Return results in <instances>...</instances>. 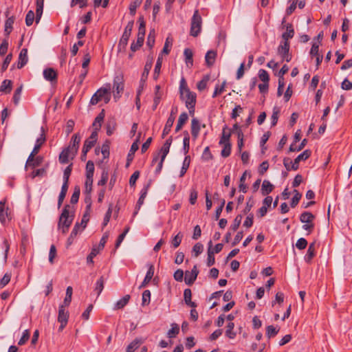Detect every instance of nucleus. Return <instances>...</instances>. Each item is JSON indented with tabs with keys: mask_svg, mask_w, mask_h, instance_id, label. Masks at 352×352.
Returning <instances> with one entry per match:
<instances>
[{
	"mask_svg": "<svg viewBox=\"0 0 352 352\" xmlns=\"http://www.w3.org/2000/svg\"><path fill=\"white\" fill-rule=\"evenodd\" d=\"M100 250L98 249L96 247H94L90 252V254L87 257V263L93 264L94 263V258L100 252Z\"/></svg>",
	"mask_w": 352,
	"mask_h": 352,
	"instance_id": "0e129e2a",
	"label": "nucleus"
},
{
	"mask_svg": "<svg viewBox=\"0 0 352 352\" xmlns=\"http://www.w3.org/2000/svg\"><path fill=\"white\" fill-rule=\"evenodd\" d=\"M151 292L148 289L144 290L142 293V305L145 306L150 303Z\"/></svg>",
	"mask_w": 352,
	"mask_h": 352,
	"instance_id": "e2e57ef3",
	"label": "nucleus"
},
{
	"mask_svg": "<svg viewBox=\"0 0 352 352\" xmlns=\"http://www.w3.org/2000/svg\"><path fill=\"white\" fill-rule=\"evenodd\" d=\"M130 298H131L130 295H129V294L125 295L114 305L113 309L118 310V309H123L128 304Z\"/></svg>",
	"mask_w": 352,
	"mask_h": 352,
	"instance_id": "7c9ffc66",
	"label": "nucleus"
},
{
	"mask_svg": "<svg viewBox=\"0 0 352 352\" xmlns=\"http://www.w3.org/2000/svg\"><path fill=\"white\" fill-rule=\"evenodd\" d=\"M223 149L221 150V155L223 157H228L231 153L232 144L230 142L222 144Z\"/></svg>",
	"mask_w": 352,
	"mask_h": 352,
	"instance_id": "8fccbe9b",
	"label": "nucleus"
},
{
	"mask_svg": "<svg viewBox=\"0 0 352 352\" xmlns=\"http://www.w3.org/2000/svg\"><path fill=\"white\" fill-rule=\"evenodd\" d=\"M307 144V140L303 139L300 144H298V146H296V144L292 143L289 148V152H296V151H300L304 148V147Z\"/></svg>",
	"mask_w": 352,
	"mask_h": 352,
	"instance_id": "a19ab883",
	"label": "nucleus"
},
{
	"mask_svg": "<svg viewBox=\"0 0 352 352\" xmlns=\"http://www.w3.org/2000/svg\"><path fill=\"white\" fill-rule=\"evenodd\" d=\"M65 305H60L58 309V321L60 323L59 331H62L67 324L69 312L65 310Z\"/></svg>",
	"mask_w": 352,
	"mask_h": 352,
	"instance_id": "0eeeda50",
	"label": "nucleus"
},
{
	"mask_svg": "<svg viewBox=\"0 0 352 352\" xmlns=\"http://www.w3.org/2000/svg\"><path fill=\"white\" fill-rule=\"evenodd\" d=\"M106 127H107V135H109V136L111 135L116 128V120L113 119L109 120L107 123Z\"/></svg>",
	"mask_w": 352,
	"mask_h": 352,
	"instance_id": "5fc2aeb1",
	"label": "nucleus"
},
{
	"mask_svg": "<svg viewBox=\"0 0 352 352\" xmlns=\"http://www.w3.org/2000/svg\"><path fill=\"white\" fill-rule=\"evenodd\" d=\"M176 112H177V107H175V109H172L170 115L166 122V124L164 126V130H163V132L162 134V138H164L170 133L171 128L173 125L175 119L174 115Z\"/></svg>",
	"mask_w": 352,
	"mask_h": 352,
	"instance_id": "9d476101",
	"label": "nucleus"
},
{
	"mask_svg": "<svg viewBox=\"0 0 352 352\" xmlns=\"http://www.w3.org/2000/svg\"><path fill=\"white\" fill-rule=\"evenodd\" d=\"M226 331V336L230 339H234L236 337V332L234 331V324L232 322H230L227 327Z\"/></svg>",
	"mask_w": 352,
	"mask_h": 352,
	"instance_id": "37998d69",
	"label": "nucleus"
},
{
	"mask_svg": "<svg viewBox=\"0 0 352 352\" xmlns=\"http://www.w3.org/2000/svg\"><path fill=\"white\" fill-rule=\"evenodd\" d=\"M169 150H170V146L164 144V145L162 146V148L160 151V153L153 157L152 163H151L152 165H153L155 162H157L158 161L159 155L160 153L162 154L161 157H162V160H164L166 155H168V153L169 152Z\"/></svg>",
	"mask_w": 352,
	"mask_h": 352,
	"instance_id": "b1692460",
	"label": "nucleus"
},
{
	"mask_svg": "<svg viewBox=\"0 0 352 352\" xmlns=\"http://www.w3.org/2000/svg\"><path fill=\"white\" fill-rule=\"evenodd\" d=\"M314 219L315 216L308 211L303 212L300 216V221L302 223H305L302 226V229L307 230L308 234H310L314 228V224L313 223Z\"/></svg>",
	"mask_w": 352,
	"mask_h": 352,
	"instance_id": "20e7f679",
	"label": "nucleus"
},
{
	"mask_svg": "<svg viewBox=\"0 0 352 352\" xmlns=\"http://www.w3.org/2000/svg\"><path fill=\"white\" fill-rule=\"evenodd\" d=\"M104 110L102 109V111L96 116L93 122V126L94 127V131L98 133V131L100 129L102 126V122L104 120Z\"/></svg>",
	"mask_w": 352,
	"mask_h": 352,
	"instance_id": "bb28decb",
	"label": "nucleus"
},
{
	"mask_svg": "<svg viewBox=\"0 0 352 352\" xmlns=\"http://www.w3.org/2000/svg\"><path fill=\"white\" fill-rule=\"evenodd\" d=\"M113 89L116 91V94H114L115 99L120 98L124 90V83L122 77L116 76L114 78Z\"/></svg>",
	"mask_w": 352,
	"mask_h": 352,
	"instance_id": "9b49d317",
	"label": "nucleus"
},
{
	"mask_svg": "<svg viewBox=\"0 0 352 352\" xmlns=\"http://www.w3.org/2000/svg\"><path fill=\"white\" fill-rule=\"evenodd\" d=\"M247 172L248 171L245 170L243 173V174L242 175V176L241 177V178H240V184H239V190L242 191L244 193H245L247 192V189H248V186L245 184Z\"/></svg>",
	"mask_w": 352,
	"mask_h": 352,
	"instance_id": "680f3d73",
	"label": "nucleus"
},
{
	"mask_svg": "<svg viewBox=\"0 0 352 352\" xmlns=\"http://www.w3.org/2000/svg\"><path fill=\"white\" fill-rule=\"evenodd\" d=\"M200 131L199 122L197 118H193L191 121V133L194 138H197Z\"/></svg>",
	"mask_w": 352,
	"mask_h": 352,
	"instance_id": "2f4dec72",
	"label": "nucleus"
},
{
	"mask_svg": "<svg viewBox=\"0 0 352 352\" xmlns=\"http://www.w3.org/2000/svg\"><path fill=\"white\" fill-rule=\"evenodd\" d=\"M80 194V188L78 186H76L74 189V192L72 195L70 202L72 204H76L78 203Z\"/></svg>",
	"mask_w": 352,
	"mask_h": 352,
	"instance_id": "3c124183",
	"label": "nucleus"
},
{
	"mask_svg": "<svg viewBox=\"0 0 352 352\" xmlns=\"http://www.w3.org/2000/svg\"><path fill=\"white\" fill-rule=\"evenodd\" d=\"M72 164H70L67 166L64 170L63 173V184H68L69 185V178L70 177L71 173L72 171Z\"/></svg>",
	"mask_w": 352,
	"mask_h": 352,
	"instance_id": "864d4df0",
	"label": "nucleus"
},
{
	"mask_svg": "<svg viewBox=\"0 0 352 352\" xmlns=\"http://www.w3.org/2000/svg\"><path fill=\"white\" fill-rule=\"evenodd\" d=\"M142 2V0H134L129 5L130 14L133 16L135 14L136 9Z\"/></svg>",
	"mask_w": 352,
	"mask_h": 352,
	"instance_id": "13d9d810",
	"label": "nucleus"
},
{
	"mask_svg": "<svg viewBox=\"0 0 352 352\" xmlns=\"http://www.w3.org/2000/svg\"><path fill=\"white\" fill-rule=\"evenodd\" d=\"M184 138L183 140V149L184 151V154L186 155L190 149V136L188 131H184Z\"/></svg>",
	"mask_w": 352,
	"mask_h": 352,
	"instance_id": "09e8293b",
	"label": "nucleus"
},
{
	"mask_svg": "<svg viewBox=\"0 0 352 352\" xmlns=\"http://www.w3.org/2000/svg\"><path fill=\"white\" fill-rule=\"evenodd\" d=\"M72 159V149L70 147L65 148L59 155V162L65 164L69 162V158Z\"/></svg>",
	"mask_w": 352,
	"mask_h": 352,
	"instance_id": "dca6fc26",
	"label": "nucleus"
},
{
	"mask_svg": "<svg viewBox=\"0 0 352 352\" xmlns=\"http://www.w3.org/2000/svg\"><path fill=\"white\" fill-rule=\"evenodd\" d=\"M8 208L6 207V201H0V221L2 224H4L6 221V219L9 218L10 214L8 212Z\"/></svg>",
	"mask_w": 352,
	"mask_h": 352,
	"instance_id": "412c9836",
	"label": "nucleus"
},
{
	"mask_svg": "<svg viewBox=\"0 0 352 352\" xmlns=\"http://www.w3.org/2000/svg\"><path fill=\"white\" fill-rule=\"evenodd\" d=\"M12 82L10 80H4L0 87V91L6 94L10 93L12 90Z\"/></svg>",
	"mask_w": 352,
	"mask_h": 352,
	"instance_id": "79ce46f5",
	"label": "nucleus"
},
{
	"mask_svg": "<svg viewBox=\"0 0 352 352\" xmlns=\"http://www.w3.org/2000/svg\"><path fill=\"white\" fill-rule=\"evenodd\" d=\"M28 60V50L26 48H23L19 55V60L17 63V68L21 69L24 67Z\"/></svg>",
	"mask_w": 352,
	"mask_h": 352,
	"instance_id": "f3484780",
	"label": "nucleus"
},
{
	"mask_svg": "<svg viewBox=\"0 0 352 352\" xmlns=\"http://www.w3.org/2000/svg\"><path fill=\"white\" fill-rule=\"evenodd\" d=\"M274 190V186L268 180H264L261 186L263 195H267Z\"/></svg>",
	"mask_w": 352,
	"mask_h": 352,
	"instance_id": "f704fd0d",
	"label": "nucleus"
},
{
	"mask_svg": "<svg viewBox=\"0 0 352 352\" xmlns=\"http://www.w3.org/2000/svg\"><path fill=\"white\" fill-rule=\"evenodd\" d=\"M138 140H137L135 142H134L132 144L131 146L129 152V153L127 155L126 164V167H128L130 165L131 161L133 160V157H134L135 153L139 148V146H138Z\"/></svg>",
	"mask_w": 352,
	"mask_h": 352,
	"instance_id": "4be33fe9",
	"label": "nucleus"
},
{
	"mask_svg": "<svg viewBox=\"0 0 352 352\" xmlns=\"http://www.w3.org/2000/svg\"><path fill=\"white\" fill-rule=\"evenodd\" d=\"M73 294V289L71 286L67 287L66 289V296L63 301V304L62 305H65V307H68L72 301V296Z\"/></svg>",
	"mask_w": 352,
	"mask_h": 352,
	"instance_id": "de8ad7c7",
	"label": "nucleus"
},
{
	"mask_svg": "<svg viewBox=\"0 0 352 352\" xmlns=\"http://www.w3.org/2000/svg\"><path fill=\"white\" fill-rule=\"evenodd\" d=\"M289 41H282L278 47V54L281 56L283 60L289 63L292 60V56L289 54Z\"/></svg>",
	"mask_w": 352,
	"mask_h": 352,
	"instance_id": "423d86ee",
	"label": "nucleus"
},
{
	"mask_svg": "<svg viewBox=\"0 0 352 352\" xmlns=\"http://www.w3.org/2000/svg\"><path fill=\"white\" fill-rule=\"evenodd\" d=\"M210 80V75L207 74L204 76L201 80H200L197 85V87L199 91H203L206 89L207 86V83Z\"/></svg>",
	"mask_w": 352,
	"mask_h": 352,
	"instance_id": "4d7b16f0",
	"label": "nucleus"
},
{
	"mask_svg": "<svg viewBox=\"0 0 352 352\" xmlns=\"http://www.w3.org/2000/svg\"><path fill=\"white\" fill-rule=\"evenodd\" d=\"M151 182L149 181V182L146 185H145L144 186V188L141 190L140 197L138 199V202L136 204L135 211L133 212V216H135V215H136L138 214V212L140 210L141 206L144 204V199L146 197L148 188H149V187L151 186Z\"/></svg>",
	"mask_w": 352,
	"mask_h": 352,
	"instance_id": "f8f14e48",
	"label": "nucleus"
},
{
	"mask_svg": "<svg viewBox=\"0 0 352 352\" xmlns=\"http://www.w3.org/2000/svg\"><path fill=\"white\" fill-rule=\"evenodd\" d=\"M278 332V330L276 329V328L273 325H269L266 328V336L269 338L276 336Z\"/></svg>",
	"mask_w": 352,
	"mask_h": 352,
	"instance_id": "774afa93",
	"label": "nucleus"
},
{
	"mask_svg": "<svg viewBox=\"0 0 352 352\" xmlns=\"http://www.w3.org/2000/svg\"><path fill=\"white\" fill-rule=\"evenodd\" d=\"M143 341L140 338H135L126 347V352H134L141 344H142Z\"/></svg>",
	"mask_w": 352,
	"mask_h": 352,
	"instance_id": "58836bf2",
	"label": "nucleus"
},
{
	"mask_svg": "<svg viewBox=\"0 0 352 352\" xmlns=\"http://www.w3.org/2000/svg\"><path fill=\"white\" fill-rule=\"evenodd\" d=\"M129 38H130V36L122 34V37H121V38L118 43V48L119 52H125L126 51Z\"/></svg>",
	"mask_w": 352,
	"mask_h": 352,
	"instance_id": "4c0bfd02",
	"label": "nucleus"
},
{
	"mask_svg": "<svg viewBox=\"0 0 352 352\" xmlns=\"http://www.w3.org/2000/svg\"><path fill=\"white\" fill-rule=\"evenodd\" d=\"M231 130L225 125L222 130V134L219 144H222L227 142H230Z\"/></svg>",
	"mask_w": 352,
	"mask_h": 352,
	"instance_id": "5701e85b",
	"label": "nucleus"
},
{
	"mask_svg": "<svg viewBox=\"0 0 352 352\" xmlns=\"http://www.w3.org/2000/svg\"><path fill=\"white\" fill-rule=\"evenodd\" d=\"M180 98L182 100L185 102L186 107L188 108L190 115L193 116L195 113V107L197 101L196 94L190 91L189 89H186L184 91H182Z\"/></svg>",
	"mask_w": 352,
	"mask_h": 352,
	"instance_id": "f03ea898",
	"label": "nucleus"
},
{
	"mask_svg": "<svg viewBox=\"0 0 352 352\" xmlns=\"http://www.w3.org/2000/svg\"><path fill=\"white\" fill-rule=\"evenodd\" d=\"M208 258H207V265L208 267H210L213 265L215 263V258H214V251L212 250V241H210L208 242Z\"/></svg>",
	"mask_w": 352,
	"mask_h": 352,
	"instance_id": "c756f323",
	"label": "nucleus"
},
{
	"mask_svg": "<svg viewBox=\"0 0 352 352\" xmlns=\"http://www.w3.org/2000/svg\"><path fill=\"white\" fill-rule=\"evenodd\" d=\"M217 52L214 50H209L205 56L206 64L208 67H212L215 61Z\"/></svg>",
	"mask_w": 352,
	"mask_h": 352,
	"instance_id": "a878e982",
	"label": "nucleus"
},
{
	"mask_svg": "<svg viewBox=\"0 0 352 352\" xmlns=\"http://www.w3.org/2000/svg\"><path fill=\"white\" fill-rule=\"evenodd\" d=\"M188 119V116L186 112H183L180 114L175 127V132H178L182 129L184 124L187 122Z\"/></svg>",
	"mask_w": 352,
	"mask_h": 352,
	"instance_id": "473e14b6",
	"label": "nucleus"
},
{
	"mask_svg": "<svg viewBox=\"0 0 352 352\" xmlns=\"http://www.w3.org/2000/svg\"><path fill=\"white\" fill-rule=\"evenodd\" d=\"M199 274V271L197 268V266L195 265L192 269L191 272L186 271L185 273L184 281L186 285H191L194 283L195 280L197 279V275Z\"/></svg>",
	"mask_w": 352,
	"mask_h": 352,
	"instance_id": "4468645a",
	"label": "nucleus"
},
{
	"mask_svg": "<svg viewBox=\"0 0 352 352\" xmlns=\"http://www.w3.org/2000/svg\"><path fill=\"white\" fill-rule=\"evenodd\" d=\"M153 56H148V59L146 62V64L144 65V72L142 75V80H143L144 78H147L148 75L149 74V72L152 67L153 65Z\"/></svg>",
	"mask_w": 352,
	"mask_h": 352,
	"instance_id": "72a5a7b5",
	"label": "nucleus"
},
{
	"mask_svg": "<svg viewBox=\"0 0 352 352\" xmlns=\"http://www.w3.org/2000/svg\"><path fill=\"white\" fill-rule=\"evenodd\" d=\"M36 22L38 23L43 10V6H44V0H36Z\"/></svg>",
	"mask_w": 352,
	"mask_h": 352,
	"instance_id": "c9c22d12",
	"label": "nucleus"
},
{
	"mask_svg": "<svg viewBox=\"0 0 352 352\" xmlns=\"http://www.w3.org/2000/svg\"><path fill=\"white\" fill-rule=\"evenodd\" d=\"M41 132L42 133L41 134V136L38 138H37V140L36 141V144L34 145V147L30 153V160L32 158L33 155H36L38 153L41 147L46 141V138H45V131H44L43 127H41Z\"/></svg>",
	"mask_w": 352,
	"mask_h": 352,
	"instance_id": "ddd939ff",
	"label": "nucleus"
},
{
	"mask_svg": "<svg viewBox=\"0 0 352 352\" xmlns=\"http://www.w3.org/2000/svg\"><path fill=\"white\" fill-rule=\"evenodd\" d=\"M182 238L183 234L180 232L173 237L171 240V244L174 248H177L181 244Z\"/></svg>",
	"mask_w": 352,
	"mask_h": 352,
	"instance_id": "69168bd1",
	"label": "nucleus"
},
{
	"mask_svg": "<svg viewBox=\"0 0 352 352\" xmlns=\"http://www.w3.org/2000/svg\"><path fill=\"white\" fill-rule=\"evenodd\" d=\"M94 173V164L89 160L86 164V177H93Z\"/></svg>",
	"mask_w": 352,
	"mask_h": 352,
	"instance_id": "6e6d98bb",
	"label": "nucleus"
},
{
	"mask_svg": "<svg viewBox=\"0 0 352 352\" xmlns=\"http://www.w3.org/2000/svg\"><path fill=\"white\" fill-rule=\"evenodd\" d=\"M15 18L14 16H12L10 17H8L5 23V32L6 35H9L10 32L12 30V25L14 23Z\"/></svg>",
	"mask_w": 352,
	"mask_h": 352,
	"instance_id": "c03bdc74",
	"label": "nucleus"
},
{
	"mask_svg": "<svg viewBox=\"0 0 352 352\" xmlns=\"http://www.w3.org/2000/svg\"><path fill=\"white\" fill-rule=\"evenodd\" d=\"M294 195L293 198L292 199V201L290 203L292 208H295L298 205V204L302 197V195L297 190H294Z\"/></svg>",
	"mask_w": 352,
	"mask_h": 352,
	"instance_id": "bf43d9fd",
	"label": "nucleus"
},
{
	"mask_svg": "<svg viewBox=\"0 0 352 352\" xmlns=\"http://www.w3.org/2000/svg\"><path fill=\"white\" fill-rule=\"evenodd\" d=\"M280 113V109L277 107H274L273 109V113L271 116V124L272 126H275L277 124L278 115Z\"/></svg>",
	"mask_w": 352,
	"mask_h": 352,
	"instance_id": "052dcab7",
	"label": "nucleus"
},
{
	"mask_svg": "<svg viewBox=\"0 0 352 352\" xmlns=\"http://www.w3.org/2000/svg\"><path fill=\"white\" fill-rule=\"evenodd\" d=\"M190 163V156L186 155L184 160L183 162L182 167L180 170L179 177H183L186 174L187 170L189 168Z\"/></svg>",
	"mask_w": 352,
	"mask_h": 352,
	"instance_id": "49530a36",
	"label": "nucleus"
},
{
	"mask_svg": "<svg viewBox=\"0 0 352 352\" xmlns=\"http://www.w3.org/2000/svg\"><path fill=\"white\" fill-rule=\"evenodd\" d=\"M43 77L46 80L50 82L57 81V73L53 68H47L43 71Z\"/></svg>",
	"mask_w": 352,
	"mask_h": 352,
	"instance_id": "a211bd4d",
	"label": "nucleus"
},
{
	"mask_svg": "<svg viewBox=\"0 0 352 352\" xmlns=\"http://www.w3.org/2000/svg\"><path fill=\"white\" fill-rule=\"evenodd\" d=\"M192 298V292L190 289H185L184 292V299L185 301V303L192 308H195L197 307V304L195 302H192L191 300Z\"/></svg>",
	"mask_w": 352,
	"mask_h": 352,
	"instance_id": "c85d7f7f",
	"label": "nucleus"
},
{
	"mask_svg": "<svg viewBox=\"0 0 352 352\" xmlns=\"http://www.w3.org/2000/svg\"><path fill=\"white\" fill-rule=\"evenodd\" d=\"M154 270H155V268H154L153 265H152V264L149 265L148 270L146 272L145 278L139 287L140 289H142V288L146 287L148 284V283L151 281V280L152 279V278L154 275Z\"/></svg>",
	"mask_w": 352,
	"mask_h": 352,
	"instance_id": "aec40b11",
	"label": "nucleus"
},
{
	"mask_svg": "<svg viewBox=\"0 0 352 352\" xmlns=\"http://www.w3.org/2000/svg\"><path fill=\"white\" fill-rule=\"evenodd\" d=\"M202 27V18L199 14V10H196L194 12L190 21V35L193 37H197L201 31Z\"/></svg>",
	"mask_w": 352,
	"mask_h": 352,
	"instance_id": "7ed1b4c3",
	"label": "nucleus"
},
{
	"mask_svg": "<svg viewBox=\"0 0 352 352\" xmlns=\"http://www.w3.org/2000/svg\"><path fill=\"white\" fill-rule=\"evenodd\" d=\"M311 155V151L309 149L304 151L302 153L298 155L294 160L291 168L293 170H297L299 168V162L300 161L307 160Z\"/></svg>",
	"mask_w": 352,
	"mask_h": 352,
	"instance_id": "1a4fd4ad",
	"label": "nucleus"
},
{
	"mask_svg": "<svg viewBox=\"0 0 352 352\" xmlns=\"http://www.w3.org/2000/svg\"><path fill=\"white\" fill-rule=\"evenodd\" d=\"M71 208L69 205H65L59 217L58 228L63 234L67 232L74 220V214L69 215Z\"/></svg>",
	"mask_w": 352,
	"mask_h": 352,
	"instance_id": "f257e3e1",
	"label": "nucleus"
},
{
	"mask_svg": "<svg viewBox=\"0 0 352 352\" xmlns=\"http://www.w3.org/2000/svg\"><path fill=\"white\" fill-rule=\"evenodd\" d=\"M98 140V133L93 131L91 135L85 141L84 146L91 149L96 143Z\"/></svg>",
	"mask_w": 352,
	"mask_h": 352,
	"instance_id": "393cba45",
	"label": "nucleus"
},
{
	"mask_svg": "<svg viewBox=\"0 0 352 352\" xmlns=\"http://www.w3.org/2000/svg\"><path fill=\"white\" fill-rule=\"evenodd\" d=\"M184 55L185 56V61L186 65H190V66H192L193 65L192 51L189 48H186L184 51Z\"/></svg>",
	"mask_w": 352,
	"mask_h": 352,
	"instance_id": "a18cd8bd",
	"label": "nucleus"
},
{
	"mask_svg": "<svg viewBox=\"0 0 352 352\" xmlns=\"http://www.w3.org/2000/svg\"><path fill=\"white\" fill-rule=\"evenodd\" d=\"M172 327L168 330L167 336L168 338H174L179 332V327L177 324H172Z\"/></svg>",
	"mask_w": 352,
	"mask_h": 352,
	"instance_id": "338daca9",
	"label": "nucleus"
},
{
	"mask_svg": "<svg viewBox=\"0 0 352 352\" xmlns=\"http://www.w3.org/2000/svg\"><path fill=\"white\" fill-rule=\"evenodd\" d=\"M286 32L282 34L283 41H289V39L292 38L294 36L295 32L292 23H287L285 25Z\"/></svg>",
	"mask_w": 352,
	"mask_h": 352,
	"instance_id": "6ab92c4d",
	"label": "nucleus"
},
{
	"mask_svg": "<svg viewBox=\"0 0 352 352\" xmlns=\"http://www.w3.org/2000/svg\"><path fill=\"white\" fill-rule=\"evenodd\" d=\"M30 159V155H29L26 164H25V168H28V167H31L32 168H34L38 166H40L42 162H43V157L38 155L35 157V155H33L32 158Z\"/></svg>",
	"mask_w": 352,
	"mask_h": 352,
	"instance_id": "2eb2a0df",
	"label": "nucleus"
},
{
	"mask_svg": "<svg viewBox=\"0 0 352 352\" xmlns=\"http://www.w3.org/2000/svg\"><path fill=\"white\" fill-rule=\"evenodd\" d=\"M316 243L315 242H313L309 244L308 250L307 251V254L305 256V261L307 263H310V261L312 260V258L316 255Z\"/></svg>",
	"mask_w": 352,
	"mask_h": 352,
	"instance_id": "cd10ccee",
	"label": "nucleus"
},
{
	"mask_svg": "<svg viewBox=\"0 0 352 352\" xmlns=\"http://www.w3.org/2000/svg\"><path fill=\"white\" fill-rule=\"evenodd\" d=\"M104 278L103 276H100L99 279L96 283L95 291L97 292L98 296H99L104 289Z\"/></svg>",
	"mask_w": 352,
	"mask_h": 352,
	"instance_id": "603ef678",
	"label": "nucleus"
},
{
	"mask_svg": "<svg viewBox=\"0 0 352 352\" xmlns=\"http://www.w3.org/2000/svg\"><path fill=\"white\" fill-rule=\"evenodd\" d=\"M69 185L68 184H63L61 187V190L58 196V207L60 208L63 202L64 199L67 195V192L68 190Z\"/></svg>",
	"mask_w": 352,
	"mask_h": 352,
	"instance_id": "ea45409f",
	"label": "nucleus"
},
{
	"mask_svg": "<svg viewBox=\"0 0 352 352\" xmlns=\"http://www.w3.org/2000/svg\"><path fill=\"white\" fill-rule=\"evenodd\" d=\"M160 86L156 85L155 87V97L153 99V110H155L157 107L158 106L161 98H162V93L160 92Z\"/></svg>",
	"mask_w": 352,
	"mask_h": 352,
	"instance_id": "e433bc0d",
	"label": "nucleus"
},
{
	"mask_svg": "<svg viewBox=\"0 0 352 352\" xmlns=\"http://www.w3.org/2000/svg\"><path fill=\"white\" fill-rule=\"evenodd\" d=\"M110 87L109 88H100L91 97L90 104L95 105L98 104L102 99L104 100L105 103L109 102L110 100L109 97Z\"/></svg>",
	"mask_w": 352,
	"mask_h": 352,
	"instance_id": "39448f33",
	"label": "nucleus"
},
{
	"mask_svg": "<svg viewBox=\"0 0 352 352\" xmlns=\"http://www.w3.org/2000/svg\"><path fill=\"white\" fill-rule=\"evenodd\" d=\"M80 140L81 137L79 133H75L72 137L70 144L67 146L70 147L72 149V160H73L78 153Z\"/></svg>",
	"mask_w": 352,
	"mask_h": 352,
	"instance_id": "6e6552de",
	"label": "nucleus"
}]
</instances>
